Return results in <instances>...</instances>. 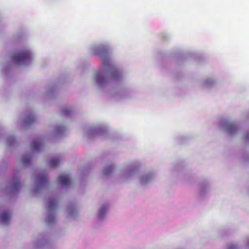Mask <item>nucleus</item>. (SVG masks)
I'll return each mask as SVG.
<instances>
[{"label":"nucleus","mask_w":249,"mask_h":249,"mask_svg":"<svg viewBox=\"0 0 249 249\" xmlns=\"http://www.w3.org/2000/svg\"><path fill=\"white\" fill-rule=\"evenodd\" d=\"M114 169V167L112 165H109L106 167L103 171V173L105 175H107L109 173H111L113 170Z\"/></svg>","instance_id":"ddd939ff"},{"label":"nucleus","mask_w":249,"mask_h":249,"mask_svg":"<svg viewBox=\"0 0 249 249\" xmlns=\"http://www.w3.org/2000/svg\"><path fill=\"white\" fill-rule=\"evenodd\" d=\"M37 180L40 186L44 185L48 181L47 177L46 175L40 174L37 176Z\"/></svg>","instance_id":"20e7f679"},{"label":"nucleus","mask_w":249,"mask_h":249,"mask_svg":"<svg viewBox=\"0 0 249 249\" xmlns=\"http://www.w3.org/2000/svg\"><path fill=\"white\" fill-rule=\"evenodd\" d=\"M57 206V202L54 198H50L47 203V209L52 210L55 209Z\"/></svg>","instance_id":"39448f33"},{"label":"nucleus","mask_w":249,"mask_h":249,"mask_svg":"<svg viewBox=\"0 0 249 249\" xmlns=\"http://www.w3.org/2000/svg\"><path fill=\"white\" fill-rule=\"evenodd\" d=\"M19 185V182L18 180H14L12 183V186L13 188H18Z\"/></svg>","instance_id":"dca6fc26"},{"label":"nucleus","mask_w":249,"mask_h":249,"mask_svg":"<svg viewBox=\"0 0 249 249\" xmlns=\"http://www.w3.org/2000/svg\"><path fill=\"white\" fill-rule=\"evenodd\" d=\"M35 121V119L34 116L32 115H29L25 117L24 120V123L25 124H31L34 123Z\"/></svg>","instance_id":"9d476101"},{"label":"nucleus","mask_w":249,"mask_h":249,"mask_svg":"<svg viewBox=\"0 0 249 249\" xmlns=\"http://www.w3.org/2000/svg\"><path fill=\"white\" fill-rule=\"evenodd\" d=\"M236 249V246L234 245H231L228 249Z\"/></svg>","instance_id":"a211bd4d"},{"label":"nucleus","mask_w":249,"mask_h":249,"mask_svg":"<svg viewBox=\"0 0 249 249\" xmlns=\"http://www.w3.org/2000/svg\"><path fill=\"white\" fill-rule=\"evenodd\" d=\"M55 220V217L53 215H52L51 214L49 213L48 216L47 222L49 224H51L53 222H54Z\"/></svg>","instance_id":"4468645a"},{"label":"nucleus","mask_w":249,"mask_h":249,"mask_svg":"<svg viewBox=\"0 0 249 249\" xmlns=\"http://www.w3.org/2000/svg\"><path fill=\"white\" fill-rule=\"evenodd\" d=\"M60 159L58 158H54L51 159L49 164L51 167H54L58 165L60 162Z\"/></svg>","instance_id":"1a4fd4ad"},{"label":"nucleus","mask_w":249,"mask_h":249,"mask_svg":"<svg viewBox=\"0 0 249 249\" xmlns=\"http://www.w3.org/2000/svg\"><path fill=\"white\" fill-rule=\"evenodd\" d=\"M96 82L98 84H103L107 81V79L105 77H101L99 74H97L96 77Z\"/></svg>","instance_id":"f8f14e48"},{"label":"nucleus","mask_w":249,"mask_h":249,"mask_svg":"<svg viewBox=\"0 0 249 249\" xmlns=\"http://www.w3.org/2000/svg\"><path fill=\"white\" fill-rule=\"evenodd\" d=\"M42 143L40 140H34L32 143V148L34 150H37L40 148Z\"/></svg>","instance_id":"6e6552de"},{"label":"nucleus","mask_w":249,"mask_h":249,"mask_svg":"<svg viewBox=\"0 0 249 249\" xmlns=\"http://www.w3.org/2000/svg\"><path fill=\"white\" fill-rule=\"evenodd\" d=\"M106 212V210L104 208H102L100 211L99 212V216L100 217V218H102L104 214H105V213Z\"/></svg>","instance_id":"2eb2a0df"},{"label":"nucleus","mask_w":249,"mask_h":249,"mask_svg":"<svg viewBox=\"0 0 249 249\" xmlns=\"http://www.w3.org/2000/svg\"><path fill=\"white\" fill-rule=\"evenodd\" d=\"M14 62L20 65L31 60V54L28 51H25L21 53L15 54L13 56Z\"/></svg>","instance_id":"f03ea898"},{"label":"nucleus","mask_w":249,"mask_h":249,"mask_svg":"<svg viewBox=\"0 0 249 249\" xmlns=\"http://www.w3.org/2000/svg\"><path fill=\"white\" fill-rule=\"evenodd\" d=\"M11 218V215L7 212H3L0 215L1 221L2 223H6L9 221Z\"/></svg>","instance_id":"423d86ee"},{"label":"nucleus","mask_w":249,"mask_h":249,"mask_svg":"<svg viewBox=\"0 0 249 249\" xmlns=\"http://www.w3.org/2000/svg\"><path fill=\"white\" fill-rule=\"evenodd\" d=\"M98 55L102 59L103 65L106 70L110 73L111 78L114 80L118 79L121 76V73L110 62L107 49L104 47H99L98 48Z\"/></svg>","instance_id":"f257e3e1"},{"label":"nucleus","mask_w":249,"mask_h":249,"mask_svg":"<svg viewBox=\"0 0 249 249\" xmlns=\"http://www.w3.org/2000/svg\"><path fill=\"white\" fill-rule=\"evenodd\" d=\"M57 131H60V130H61V129H60V128H57Z\"/></svg>","instance_id":"6ab92c4d"},{"label":"nucleus","mask_w":249,"mask_h":249,"mask_svg":"<svg viewBox=\"0 0 249 249\" xmlns=\"http://www.w3.org/2000/svg\"><path fill=\"white\" fill-rule=\"evenodd\" d=\"M31 159L30 155H24L21 158V161L24 164H28L30 163Z\"/></svg>","instance_id":"9b49d317"},{"label":"nucleus","mask_w":249,"mask_h":249,"mask_svg":"<svg viewBox=\"0 0 249 249\" xmlns=\"http://www.w3.org/2000/svg\"><path fill=\"white\" fill-rule=\"evenodd\" d=\"M58 180L63 186L70 184L71 178L68 175L60 174L58 177Z\"/></svg>","instance_id":"7ed1b4c3"},{"label":"nucleus","mask_w":249,"mask_h":249,"mask_svg":"<svg viewBox=\"0 0 249 249\" xmlns=\"http://www.w3.org/2000/svg\"><path fill=\"white\" fill-rule=\"evenodd\" d=\"M70 113V111L69 109L65 108L62 110V113L64 115H67Z\"/></svg>","instance_id":"f3484780"},{"label":"nucleus","mask_w":249,"mask_h":249,"mask_svg":"<svg viewBox=\"0 0 249 249\" xmlns=\"http://www.w3.org/2000/svg\"><path fill=\"white\" fill-rule=\"evenodd\" d=\"M226 129L230 133H232L236 130V125L233 123H228L226 126Z\"/></svg>","instance_id":"0eeeda50"}]
</instances>
